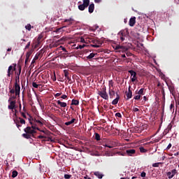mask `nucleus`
I'll list each match as a JSON object with an SVG mask.
<instances>
[{"label":"nucleus","instance_id":"774afa93","mask_svg":"<svg viewBox=\"0 0 179 179\" xmlns=\"http://www.w3.org/2000/svg\"><path fill=\"white\" fill-rule=\"evenodd\" d=\"M62 28H58L56 29V33H59V30H62Z\"/></svg>","mask_w":179,"mask_h":179},{"label":"nucleus","instance_id":"e433bc0d","mask_svg":"<svg viewBox=\"0 0 179 179\" xmlns=\"http://www.w3.org/2000/svg\"><path fill=\"white\" fill-rule=\"evenodd\" d=\"M19 120H20V124H26V120H24L23 118L22 117H19Z\"/></svg>","mask_w":179,"mask_h":179},{"label":"nucleus","instance_id":"c03bdc74","mask_svg":"<svg viewBox=\"0 0 179 179\" xmlns=\"http://www.w3.org/2000/svg\"><path fill=\"white\" fill-rule=\"evenodd\" d=\"M13 69L11 70L13 72H15V71H16V64H13V65H11Z\"/></svg>","mask_w":179,"mask_h":179},{"label":"nucleus","instance_id":"6e6552de","mask_svg":"<svg viewBox=\"0 0 179 179\" xmlns=\"http://www.w3.org/2000/svg\"><path fill=\"white\" fill-rule=\"evenodd\" d=\"M176 174H177V170L173 169L171 171V172H170V171L167 172L166 176H167L168 178L171 179V178H173V177H174L176 176Z\"/></svg>","mask_w":179,"mask_h":179},{"label":"nucleus","instance_id":"f8f14e48","mask_svg":"<svg viewBox=\"0 0 179 179\" xmlns=\"http://www.w3.org/2000/svg\"><path fill=\"white\" fill-rule=\"evenodd\" d=\"M64 77L67 78V80H69V83H72V79L71 77H69V72L68 70H64Z\"/></svg>","mask_w":179,"mask_h":179},{"label":"nucleus","instance_id":"49530a36","mask_svg":"<svg viewBox=\"0 0 179 179\" xmlns=\"http://www.w3.org/2000/svg\"><path fill=\"white\" fill-rule=\"evenodd\" d=\"M89 41H86V38L85 39L83 37L80 38V43H87Z\"/></svg>","mask_w":179,"mask_h":179},{"label":"nucleus","instance_id":"4c0bfd02","mask_svg":"<svg viewBox=\"0 0 179 179\" xmlns=\"http://www.w3.org/2000/svg\"><path fill=\"white\" fill-rule=\"evenodd\" d=\"M85 47H86V45L83 44V45H79L78 47L76 48L77 50H82V48H85Z\"/></svg>","mask_w":179,"mask_h":179},{"label":"nucleus","instance_id":"6ab92c4d","mask_svg":"<svg viewBox=\"0 0 179 179\" xmlns=\"http://www.w3.org/2000/svg\"><path fill=\"white\" fill-rule=\"evenodd\" d=\"M94 176H96V177H97L99 179L103 178V177L104 176V175H103L101 173L99 172V171H96L94 172Z\"/></svg>","mask_w":179,"mask_h":179},{"label":"nucleus","instance_id":"39448f33","mask_svg":"<svg viewBox=\"0 0 179 179\" xmlns=\"http://www.w3.org/2000/svg\"><path fill=\"white\" fill-rule=\"evenodd\" d=\"M98 94L104 100H108V94H107L106 87L103 88V91H99Z\"/></svg>","mask_w":179,"mask_h":179},{"label":"nucleus","instance_id":"58836bf2","mask_svg":"<svg viewBox=\"0 0 179 179\" xmlns=\"http://www.w3.org/2000/svg\"><path fill=\"white\" fill-rule=\"evenodd\" d=\"M61 49L62 50V51H64V52H68V50H66V48H65L64 46L61 45L59 47V50Z\"/></svg>","mask_w":179,"mask_h":179},{"label":"nucleus","instance_id":"f704fd0d","mask_svg":"<svg viewBox=\"0 0 179 179\" xmlns=\"http://www.w3.org/2000/svg\"><path fill=\"white\" fill-rule=\"evenodd\" d=\"M160 164H163V162H157V163H154L152 164V167H159Z\"/></svg>","mask_w":179,"mask_h":179},{"label":"nucleus","instance_id":"69168bd1","mask_svg":"<svg viewBox=\"0 0 179 179\" xmlns=\"http://www.w3.org/2000/svg\"><path fill=\"white\" fill-rule=\"evenodd\" d=\"M171 148V143H169L166 148L167 150Z\"/></svg>","mask_w":179,"mask_h":179},{"label":"nucleus","instance_id":"338daca9","mask_svg":"<svg viewBox=\"0 0 179 179\" xmlns=\"http://www.w3.org/2000/svg\"><path fill=\"white\" fill-rule=\"evenodd\" d=\"M128 93H132V91L131 90V86H129Z\"/></svg>","mask_w":179,"mask_h":179},{"label":"nucleus","instance_id":"cd10ccee","mask_svg":"<svg viewBox=\"0 0 179 179\" xmlns=\"http://www.w3.org/2000/svg\"><path fill=\"white\" fill-rule=\"evenodd\" d=\"M97 55L96 53H91L89 56L87 57V59H92L94 58V56Z\"/></svg>","mask_w":179,"mask_h":179},{"label":"nucleus","instance_id":"3c124183","mask_svg":"<svg viewBox=\"0 0 179 179\" xmlns=\"http://www.w3.org/2000/svg\"><path fill=\"white\" fill-rule=\"evenodd\" d=\"M134 100H141V95L138 94L134 97Z\"/></svg>","mask_w":179,"mask_h":179},{"label":"nucleus","instance_id":"1a4fd4ad","mask_svg":"<svg viewBox=\"0 0 179 179\" xmlns=\"http://www.w3.org/2000/svg\"><path fill=\"white\" fill-rule=\"evenodd\" d=\"M115 50H117L119 51H122V52H125L126 51H128V48L125 46H121V45H116L115 48Z\"/></svg>","mask_w":179,"mask_h":179},{"label":"nucleus","instance_id":"79ce46f5","mask_svg":"<svg viewBox=\"0 0 179 179\" xmlns=\"http://www.w3.org/2000/svg\"><path fill=\"white\" fill-rule=\"evenodd\" d=\"M16 96H20V95H13V96H11L10 98H9V100H8V102L10 101V100H15L16 99Z\"/></svg>","mask_w":179,"mask_h":179},{"label":"nucleus","instance_id":"4d7b16f0","mask_svg":"<svg viewBox=\"0 0 179 179\" xmlns=\"http://www.w3.org/2000/svg\"><path fill=\"white\" fill-rule=\"evenodd\" d=\"M173 108H174V103H172L170 105V110H173Z\"/></svg>","mask_w":179,"mask_h":179},{"label":"nucleus","instance_id":"052dcab7","mask_svg":"<svg viewBox=\"0 0 179 179\" xmlns=\"http://www.w3.org/2000/svg\"><path fill=\"white\" fill-rule=\"evenodd\" d=\"M36 62L35 59H33L31 63V66H34V64Z\"/></svg>","mask_w":179,"mask_h":179},{"label":"nucleus","instance_id":"8fccbe9b","mask_svg":"<svg viewBox=\"0 0 179 179\" xmlns=\"http://www.w3.org/2000/svg\"><path fill=\"white\" fill-rule=\"evenodd\" d=\"M38 139H47V137L45 136L40 135L38 136Z\"/></svg>","mask_w":179,"mask_h":179},{"label":"nucleus","instance_id":"c9c22d12","mask_svg":"<svg viewBox=\"0 0 179 179\" xmlns=\"http://www.w3.org/2000/svg\"><path fill=\"white\" fill-rule=\"evenodd\" d=\"M31 128V129H34V131H36V129H37V131H40V128L36 127L35 124H32Z\"/></svg>","mask_w":179,"mask_h":179},{"label":"nucleus","instance_id":"603ef678","mask_svg":"<svg viewBox=\"0 0 179 179\" xmlns=\"http://www.w3.org/2000/svg\"><path fill=\"white\" fill-rule=\"evenodd\" d=\"M30 55H31V52H28L26 55V58H30Z\"/></svg>","mask_w":179,"mask_h":179},{"label":"nucleus","instance_id":"7ed1b4c3","mask_svg":"<svg viewBox=\"0 0 179 179\" xmlns=\"http://www.w3.org/2000/svg\"><path fill=\"white\" fill-rule=\"evenodd\" d=\"M86 41H88V43H92L90 46L94 48H100V47H101V43L100 41L95 39L94 38H87Z\"/></svg>","mask_w":179,"mask_h":179},{"label":"nucleus","instance_id":"b1692460","mask_svg":"<svg viewBox=\"0 0 179 179\" xmlns=\"http://www.w3.org/2000/svg\"><path fill=\"white\" fill-rule=\"evenodd\" d=\"M94 139L97 141H101V138L100 136V134H99V133H95L94 134Z\"/></svg>","mask_w":179,"mask_h":179},{"label":"nucleus","instance_id":"393cba45","mask_svg":"<svg viewBox=\"0 0 179 179\" xmlns=\"http://www.w3.org/2000/svg\"><path fill=\"white\" fill-rule=\"evenodd\" d=\"M71 106H79V101L76 99H73L71 101Z\"/></svg>","mask_w":179,"mask_h":179},{"label":"nucleus","instance_id":"20e7f679","mask_svg":"<svg viewBox=\"0 0 179 179\" xmlns=\"http://www.w3.org/2000/svg\"><path fill=\"white\" fill-rule=\"evenodd\" d=\"M83 3L78 6L79 10H85L90 5V0H83Z\"/></svg>","mask_w":179,"mask_h":179},{"label":"nucleus","instance_id":"423d86ee","mask_svg":"<svg viewBox=\"0 0 179 179\" xmlns=\"http://www.w3.org/2000/svg\"><path fill=\"white\" fill-rule=\"evenodd\" d=\"M136 153L135 149H128L125 152L121 154V156H134Z\"/></svg>","mask_w":179,"mask_h":179},{"label":"nucleus","instance_id":"37998d69","mask_svg":"<svg viewBox=\"0 0 179 179\" xmlns=\"http://www.w3.org/2000/svg\"><path fill=\"white\" fill-rule=\"evenodd\" d=\"M10 93L11 94H15V93H16V89L15 88V89H10Z\"/></svg>","mask_w":179,"mask_h":179},{"label":"nucleus","instance_id":"bb28decb","mask_svg":"<svg viewBox=\"0 0 179 179\" xmlns=\"http://www.w3.org/2000/svg\"><path fill=\"white\" fill-rule=\"evenodd\" d=\"M145 92V88H141L136 94H139L140 96H143Z\"/></svg>","mask_w":179,"mask_h":179},{"label":"nucleus","instance_id":"4be33fe9","mask_svg":"<svg viewBox=\"0 0 179 179\" xmlns=\"http://www.w3.org/2000/svg\"><path fill=\"white\" fill-rule=\"evenodd\" d=\"M20 113L23 118H27L26 113H24V112H22V103H20Z\"/></svg>","mask_w":179,"mask_h":179},{"label":"nucleus","instance_id":"a878e982","mask_svg":"<svg viewBox=\"0 0 179 179\" xmlns=\"http://www.w3.org/2000/svg\"><path fill=\"white\" fill-rule=\"evenodd\" d=\"M171 128H173V126L171 125V124H169L167 127V128L165 129L164 132H166V134H169V132H170V130L171 129Z\"/></svg>","mask_w":179,"mask_h":179},{"label":"nucleus","instance_id":"13d9d810","mask_svg":"<svg viewBox=\"0 0 179 179\" xmlns=\"http://www.w3.org/2000/svg\"><path fill=\"white\" fill-rule=\"evenodd\" d=\"M61 99H63L64 100H65V99H68V96H66V95H62V96H61Z\"/></svg>","mask_w":179,"mask_h":179},{"label":"nucleus","instance_id":"f257e3e1","mask_svg":"<svg viewBox=\"0 0 179 179\" xmlns=\"http://www.w3.org/2000/svg\"><path fill=\"white\" fill-rule=\"evenodd\" d=\"M20 73H22V66H19L18 72L15 77V83L14 89H15V95L20 96V85L18 84L20 82Z\"/></svg>","mask_w":179,"mask_h":179},{"label":"nucleus","instance_id":"ea45409f","mask_svg":"<svg viewBox=\"0 0 179 179\" xmlns=\"http://www.w3.org/2000/svg\"><path fill=\"white\" fill-rule=\"evenodd\" d=\"M72 18H70V19H67V20H64V23H66L69 22V24H72Z\"/></svg>","mask_w":179,"mask_h":179},{"label":"nucleus","instance_id":"2f4dec72","mask_svg":"<svg viewBox=\"0 0 179 179\" xmlns=\"http://www.w3.org/2000/svg\"><path fill=\"white\" fill-rule=\"evenodd\" d=\"M34 122H36L37 124H38V125H39L40 127H43V122H42V121H41V120H39L35 119V120H34Z\"/></svg>","mask_w":179,"mask_h":179},{"label":"nucleus","instance_id":"0eeeda50","mask_svg":"<svg viewBox=\"0 0 179 179\" xmlns=\"http://www.w3.org/2000/svg\"><path fill=\"white\" fill-rule=\"evenodd\" d=\"M128 72L131 75V82L132 83L136 82V80H138V76H137V73L135 72V71L129 70Z\"/></svg>","mask_w":179,"mask_h":179},{"label":"nucleus","instance_id":"5701e85b","mask_svg":"<svg viewBox=\"0 0 179 179\" xmlns=\"http://www.w3.org/2000/svg\"><path fill=\"white\" fill-rule=\"evenodd\" d=\"M43 37H44V35L43 34H40L37 38V44H40L41 43V40L43 39Z\"/></svg>","mask_w":179,"mask_h":179},{"label":"nucleus","instance_id":"ddd939ff","mask_svg":"<svg viewBox=\"0 0 179 179\" xmlns=\"http://www.w3.org/2000/svg\"><path fill=\"white\" fill-rule=\"evenodd\" d=\"M118 36H120L121 41H124V40H125V37L127 36V34H125V31H121L119 32Z\"/></svg>","mask_w":179,"mask_h":179},{"label":"nucleus","instance_id":"f3484780","mask_svg":"<svg viewBox=\"0 0 179 179\" xmlns=\"http://www.w3.org/2000/svg\"><path fill=\"white\" fill-rule=\"evenodd\" d=\"M14 122L17 128H20V127H22V124H20V120H19V117L15 119Z\"/></svg>","mask_w":179,"mask_h":179},{"label":"nucleus","instance_id":"9b49d317","mask_svg":"<svg viewBox=\"0 0 179 179\" xmlns=\"http://www.w3.org/2000/svg\"><path fill=\"white\" fill-rule=\"evenodd\" d=\"M135 23H136V17H131L129 21V26L131 27H134V26H135Z\"/></svg>","mask_w":179,"mask_h":179},{"label":"nucleus","instance_id":"de8ad7c7","mask_svg":"<svg viewBox=\"0 0 179 179\" xmlns=\"http://www.w3.org/2000/svg\"><path fill=\"white\" fill-rule=\"evenodd\" d=\"M115 117H117V118H122V115L120 113H115Z\"/></svg>","mask_w":179,"mask_h":179},{"label":"nucleus","instance_id":"680f3d73","mask_svg":"<svg viewBox=\"0 0 179 179\" xmlns=\"http://www.w3.org/2000/svg\"><path fill=\"white\" fill-rule=\"evenodd\" d=\"M101 2V0H94L95 3H100Z\"/></svg>","mask_w":179,"mask_h":179},{"label":"nucleus","instance_id":"4468645a","mask_svg":"<svg viewBox=\"0 0 179 179\" xmlns=\"http://www.w3.org/2000/svg\"><path fill=\"white\" fill-rule=\"evenodd\" d=\"M108 93L110 99H114V96L117 94V92H115V91L111 88H109Z\"/></svg>","mask_w":179,"mask_h":179},{"label":"nucleus","instance_id":"72a5a7b5","mask_svg":"<svg viewBox=\"0 0 179 179\" xmlns=\"http://www.w3.org/2000/svg\"><path fill=\"white\" fill-rule=\"evenodd\" d=\"M126 96L127 97V100H129V99L132 98V92H127L126 94Z\"/></svg>","mask_w":179,"mask_h":179},{"label":"nucleus","instance_id":"0e129e2a","mask_svg":"<svg viewBox=\"0 0 179 179\" xmlns=\"http://www.w3.org/2000/svg\"><path fill=\"white\" fill-rule=\"evenodd\" d=\"M59 96H61V93H57L55 95V97H59Z\"/></svg>","mask_w":179,"mask_h":179},{"label":"nucleus","instance_id":"7c9ffc66","mask_svg":"<svg viewBox=\"0 0 179 179\" xmlns=\"http://www.w3.org/2000/svg\"><path fill=\"white\" fill-rule=\"evenodd\" d=\"M141 153H146L148 152V150L145 149L143 147L139 148Z\"/></svg>","mask_w":179,"mask_h":179},{"label":"nucleus","instance_id":"c756f323","mask_svg":"<svg viewBox=\"0 0 179 179\" xmlns=\"http://www.w3.org/2000/svg\"><path fill=\"white\" fill-rule=\"evenodd\" d=\"M34 27H31V25L30 24H27L26 26H25V29L27 30H28L29 31H30V30H31V29H33Z\"/></svg>","mask_w":179,"mask_h":179},{"label":"nucleus","instance_id":"09e8293b","mask_svg":"<svg viewBox=\"0 0 179 179\" xmlns=\"http://www.w3.org/2000/svg\"><path fill=\"white\" fill-rule=\"evenodd\" d=\"M30 44H31V41H29L27 44V45L25 46V50H27L30 48Z\"/></svg>","mask_w":179,"mask_h":179},{"label":"nucleus","instance_id":"6e6d98bb","mask_svg":"<svg viewBox=\"0 0 179 179\" xmlns=\"http://www.w3.org/2000/svg\"><path fill=\"white\" fill-rule=\"evenodd\" d=\"M141 177H146V173H145L144 171H143L141 173Z\"/></svg>","mask_w":179,"mask_h":179},{"label":"nucleus","instance_id":"473e14b6","mask_svg":"<svg viewBox=\"0 0 179 179\" xmlns=\"http://www.w3.org/2000/svg\"><path fill=\"white\" fill-rule=\"evenodd\" d=\"M108 86H109V89H111V87H114V82H113L112 80H109Z\"/></svg>","mask_w":179,"mask_h":179},{"label":"nucleus","instance_id":"aec40b11","mask_svg":"<svg viewBox=\"0 0 179 179\" xmlns=\"http://www.w3.org/2000/svg\"><path fill=\"white\" fill-rule=\"evenodd\" d=\"M57 103L59 106H60V107H63L65 108L66 107L67 104L65 102H62L61 101L58 100L57 101Z\"/></svg>","mask_w":179,"mask_h":179},{"label":"nucleus","instance_id":"2eb2a0df","mask_svg":"<svg viewBox=\"0 0 179 179\" xmlns=\"http://www.w3.org/2000/svg\"><path fill=\"white\" fill-rule=\"evenodd\" d=\"M118 101H120V94H118V92H116V99H115L112 101V104L113 106H115V105L118 104Z\"/></svg>","mask_w":179,"mask_h":179},{"label":"nucleus","instance_id":"864d4df0","mask_svg":"<svg viewBox=\"0 0 179 179\" xmlns=\"http://www.w3.org/2000/svg\"><path fill=\"white\" fill-rule=\"evenodd\" d=\"M104 146H105V148H109V149H113V145H110L108 144H105Z\"/></svg>","mask_w":179,"mask_h":179},{"label":"nucleus","instance_id":"dca6fc26","mask_svg":"<svg viewBox=\"0 0 179 179\" xmlns=\"http://www.w3.org/2000/svg\"><path fill=\"white\" fill-rule=\"evenodd\" d=\"M88 12L89 13H93L94 12V3L89 4L88 6Z\"/></svg>","mask_w":179,"mask_h":179},{"label":"nucleus","instance_id":"a19ab883","mask_svg":"<svg viewBox=\"0 0 179 179\" xmlns=\"http://www.w3.org/2000/svg\"><path fill=\"white\" fill-rule=\"evenodd\" d=\"M64 178H65V179H70V178H72V175L65 174V175H64Z\"/></svg>","mask_w":179,"mask_h":179},{"label":"nucleus","instance_id":"9d476101","mask_svg":"<svg viewBox=\"0 0 179 179\" xmlns=\"http://www.w3.org/2000/svg\"><path fill=\"white\" fill-rule=\"evenodd\" d=\"M8 108V110H15V108H16V101H10Z\"/></svg>","mask_w":179,"mask_h":179},{"label":"nucleus","instance_id":"f03ea898","mask_svg":"<svg viewBox=\"0 0 179 179\" xmlns=\"http://www.w3.org/2000/svg\"><path fill=\"white\" fill-rule=\"evenodd\" d=\"M24 132L25 133L22 134V136L25 139H31V138H36V135H34V134H37V131L31 129V127L29 126L24 129Z\"/></svg>","mask_w":179,"mask_h":179},{"label":"nucleus","instance_id":"a211bd4d","mask_svg":"<svg viewBox=\"0 0 179 179\" xmlns=\"http://www.w3.org/2000/svg\"><path fill=\"white\" fill-rule=\"evenodd\" d=\"M12 69H13L12 66H10L7 71L8 73L7 76H8V78H10V75H13V71Z\"/></svg>","mask_w":179,"mask_h":179},{"label":"nucleus","instance_id":"5fc2aeb1","mask_svg":"<svg viewBox=\"0 0 179 179\" xmlns=\"http://www.w3.org/2000/svg\"><path fill=\"white\" fill-rule=\"evenodd\" d=\"M43 134H45V135H50V131L48 130H45V131H43Z\"/></svg>","mask_w":179,"mask_h":179},{"label":"nucleus","instance_id":"e2e57ef3","mask_svg":"<svg viewBox=\"0 0 179 179\" xmlns=\"http://www.w3.org/2000/svg\"><path fill=\"white\" fill-rule=\"evenodd\" d=\"M27 62H29V57H26L25 65H27Z\"/></svg>","mask_w":179,"mask_h":179},{"label":"nucleus","instance_id":"412c9836","mask_svg":"<svg viewBox=\"0 0 179 179\" xmlns=\"http://www.w3.org/2000/svg\"><path fill=\"white\" fill-rule=\"evenodd\" d=\"M76 121V119L73 118L71 121L66 122L64 123L66 127H69V125H72Z\"/></svg>","mask_w":179,"mask_h":179},{"label":"nucleus","instance_id":"a18cd8bd","mask_svg":"<svg viewBox=\"0 0 179 179\" xmlns=\"http://www.w3.org/2000/svg\"><path fill=\"white\" fill-rule=\"evenodd\" d=\"M32 86L33 87H34L35 89H38V85H37V83H32Z\"/></svg>","mask_w":179,"mask_h":179},{"label":"nucleus","instance_id":"bf43d9fd","mask_svg":"<svg viewBox=\"0 0 179 179\" xmlns=\"http://www.w3.org/2000/svg\"><path fill=\"white\" fill-rule=\"evenodd\" d=\"M133 111H134V113H137V111H139V108H133Z\"/></svg>","mask_w":179,"mask_h":179},{"label":"nucleus","instance_id":"c85d7f7f","mask_svg":"<svg viewBox=\"0 0 179 179\" xmlns=\"http://www.w3.org/2000/svg\"><path fill=\"white\" fill-rule=\"evenodd\" d=\"M17 171H13L12 172V178H16L17 177Z\"/></svg>","mask_w":179,"mask_h":179}]
</instances>
